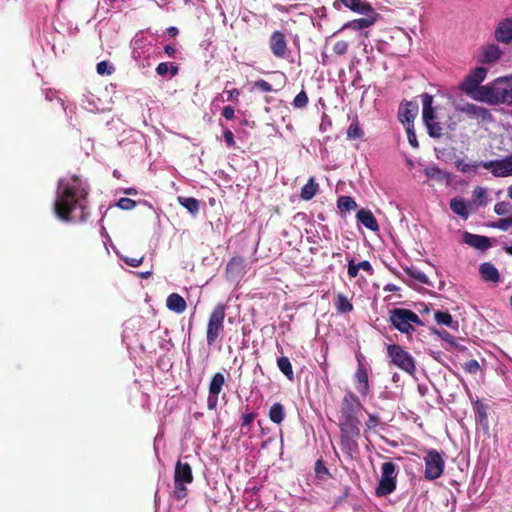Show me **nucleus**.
<instances>
[{"label": "nucleus", "instance_id": "1", "mask_svg": "<svg viewBox=\"0 0 512 512\" xmlns=\"http://www.w3.org/2000/svg\"><path fill=\"white\" fill-rule=\"evenodd\" d=\"M89 186L77 175H66L59 179L54 200L56 216L65 222L79 223L87 220L89 211L87 197Z\"/></svg>", "mask_w": 512, "mask_h": 512}, {"label": "nucleus", "instance_id": "2", "mask_svg": "<svg viewBox=\"0 0 512 512\" xmlns=\"http://www.w3.org/2000/svg\"><path fill=\"white\" fill-rule=\"evenodd\" d=\"M487 69L477 67L460 84V89L471 99L493 105L498 78L487 85H480L486 78Z\"/></svg>", "mask_w": 512, "mask_h": 512}, {"label": "nucleus", "instance_id": "3", "mask_svg": "<svg viewBox=\"0 0 512 512\" xmlns=\"http://www.w3.org/2000/svg\"><path fill=\"white\" fill-rule=\"evenodd\" d=\"M479 167L489 170L496 177H506L512 175V157H506L500 160L481 161L466 163L459 161L457 163L458 170L469 173L476 171Z\"/></svg>", "mask_w": 512, "mask_h": 512}, {"label": "nucleus", "instance_id": "4", "mask_svg": "<svg viewBox=\"0 0 512 512\" xmlns=\"http://www.w3.org/2000/svg\"><path fill=\"white\" fill-rule=\"evenodd\" d=\"M341 449L348 455H352L358 449L360 438V420L348 419L339 420Z\"/></svg>", "mask_w": 512, "mask_h": 512}, {"label": "nucleus", "instance_id": "5", "mask_svg": "<svg viewBox=\"0 0 512 512\" xmlns=\"http://www.w3.org/2000/svg\"><path fill=\"white\" fill-rule=\"evenodd\" d=\"M433 97L427 93L422 95V118L427 132L432 138H440L443 135V127L438 121L436 109L432 106Z\"/></svg>", "mask_w": 512, "mask_h": 512}, {"label": "nucleus", "instance_id": "6", "mask_svg": "<svg viewBox=\"0 0 512 512\" xmlns=\"http://www.w3.org/2000/svg\"><path fill=\"white\" fill-rule=\"evenodd\" d=\"M390 321L397 330L405 334L412 333L415 325H422L416 313L402 308H395L390 312Z\"/></svg>", "mask_w": 512, "mask_h": 512}, {"label": "nucleus", "instance_id": "7", "mask_svg": "<svg viewBox=\"0 0 512 512\" xmlns=\"http://www.w3.org/2000/svg\"><path fill=\"white\" fill-rule=\"evenodd\" d=\"M193 481L192 469L189 464L178 461L174 472L173 495L177 500L187 496V485Z\"/></svg>", "mask_w": 512, "mask_h": 512}, {"label": "nucleus", "instance_id": "8", "mask_svg": "<svg viewBox=\"0 0 512 512\" xmlns=\"http://www.w3.org/2000/svg\"><path fill=\"white\" fill-rule=\"evenodd\" d=\"M225 315L224 304H218L210 314L206 331V339L209 346H212L223 332Z\"/></svg>", "mask_w": 512, "mask_h": 512}, {"label": "nucleus", "instance_id": "9", "mask_svg": "<svg viewBox=\"0 0 512 512\" xmlns=\"http://www.w3.org/2000/svg\"><path fill=\"white\" fill-rule=\"evenodd\" d=\"M387 352L392 363L404 372L413 375L416 371L415 361L410 353L405 351L401 346L390 344Z\"/></svg>", "mask_w": 512, "mask_h": 512}, {"label": "nucleus", "instance_id": "10", "mask_svg": "<svg viewBox=\"0 0 512 512\" xmlns=\"http://www.w3.org/2000/svg\"><path fill=\"white\" fill-rule=\"evenodd\" d=\"M396 466L392 462H385L381 467V477L376 488L378 496H387L396 488Z\"/></svg>", "mask_w": 512, "mask_h": 512}, {"label": "nucleus", "instance_id": "11", "mask_svg": "<svg viewBox=\"0 0 512 512\" xmlns=\"http://www.w3.org/2000/svg\"><path fill=\"white\" fill-rule=\"evenodd\" d=\"M425 463V478L428 480L438 479L443 471L445 462L443 457L436 450H429L424 456Z\"/></svg>", "mask_w": 512, "mask_h": 512}, {"label": "nucleus", "instance_id": "12", "mask_svg": "<svg viewBox=\"0 0 512 512\" xmlns=\"http://www.w3.org/2000/svg\"><path fill=\"white\" fill-rule=\"evenodd\" d=\"M498 104L512 106V75L498 78L493 105Z\"/></svg>", "mask_w": 512, "mask_h": 512}, {"label": "nucleus", "instance_id": "13", "mask_svg": "<svg viewBox=\"0 0 512 512\" xmlns=\"http://www.w3.org/2000/svg\"><path fill=\"white\" fill-rule=\"evenodd\" d=\"M360 406L358 397L351 392L347 393L342 401L339 420L357 419V411Z\"/></svg>", "mask_w": 512, "mask_h": 512}, {"label": "nucleus", "instance_id": "14", "mask_svg": "<svg viewBox=\"0 0 512 512\" xmlns=\"http://www.w3.org/2000/svg\"><path fill=\"white\" fill-rule=\"evenodd\" d=\"M418 114V105L412 102L402 103L398 110L399 121L405 126L414 125V120Z\"/></svg>", "mask_w": 512, "mask_h": 512}, {"label": "nucleus", "instance_id": "15", "mask_svg": "<svg viewBox=\"0 0 512 512\" xmlns=\"http://www.w3.org/2000/svg\"><path fill=\"white\" fill-rule=\"evenodd\" d=\"M270 49L277 58H284L287 52V42L285 36L280 31H275L270 37Z\"/></svg>", "mask_w": 512, "mask_h": 512}, {"label": "nucleus", "instance_id": "16", "mask_svg": "<svg viewBox=\"0 0 512 512\" xmlns=\"http://www.w3.org/2000/svg\"><path fill=\"white\" fill-rule=\"evenodd\" d=\"M377 14L375 11L373 13H369L365 15L364 18L355 19L352 21L346 22L342 26V30L344 29H352V30H362L371 27L376 22Z\"/></svg>", "mask_w": 512, "mask_h": 512}, {"label": "nucleus", "instance_id": "17", "mask_svg": "<svg viewBox=\"0 0 512 512\" xmlns=\"http://www.w3.org/2000/svg\"><path fill=\"white\" fill-rule=\"evenodd\" d=\"M495 38L502 43H509L512 41V18L501 21L496 30Z\"/></svg>", "mask_w": 512, "mask_h": 512}, {"label": "nucleus", "instance_id": "18", "mask_svg": "<svg viewBox=\"0 0 512 512\" xmlns=\"http://www.w3.org/2000/svg\"><path fill=\"white\" fill-rule=\"evenodd\" d=\"M355 387L356 390L362 395L366 396L369 393V381H368V373L366 368L359 364L358 369L355 373Z\"/></svg>", "mask_w": 512, "mask_h": 512}, {"label": "nucleus", "instance_id": "19", "mask_svg": "<svg viewBox=\"0 0 512 512\" xmlns=\"http://www.w3.org/2000/svg\"><path fill=\"white\" fill-rule=\"evenodd\" d=\"M456 109L460 112L467 114L469 117L475 118V119H483L484 120L489 115L488 111L485 108H483L481 106H477L475 104H471V103H465L463 105H459V106H457Z\"/></svg>", "mask_w": 512, "mask_h": 512}, {"label": "nucleus", "instance_id": "20", "mask_svg": "<svg viewBox=\"0 0 512 512\" xmlns=\"http://www.w3.org/2000/svg\"><path fill=\"white\" fill-rule=\"evenodd\" d=\"M340 2L348 9L352 10L361 15H368L369 13H373V7L362 0H340Z\"/></svg>", "mask_w": 512, "mask_h": 512}, {"label": "nucleus", "instance_id": "21", "mask_svg": "<svg viewBox=\"0 0 512 512\" xmlns=\"http://www.w3.org/2000/svg\"><path fill=\"white\" fill-rule=\"evenodd\" d=\"M463 242L471 247L481 250H485L490 246V241L487 237L472 234L469 232L464 233Z\"/></svg>", "mask_w": 512, "mask_h": 512}, {"label": "nucleus", "instance_id": "22", "mask_svg": "<svg viewBox=\"0 0 512 512\" xmlns=\"http://www.w3.org/2000/svg\"><path fill=\"white\" fill-rule=\"evenodd\" d=\"M166 307L172 312L181 314L186 310L187 304L180 294L172 293L166 299Z\"/></svg>", "mask_w": 512, "mask_h": 512}, {"label": "nucleus", "instance_id": "23", "mask_svg": "<svg viewBox=\"0 0 512 512\" xmlns=\"http://www.w3.org/2000/svg\"><path fill=\"white\" fill-rule=\"evenodd\" d=\"M356 217H357V220L363 226H365L367 229H369L371 231H378L379 230V225L377 223V220H376V218L374 217V215L372 214V212L370 210L360 209L357 212Z\"/></svg>", "mask_w": 512, "mask_h": 512}, {"label": "nucleus", "instance_id": "24", "mask_svg": "<svg viewBox=\"0 0 512 512\" xmlns=\"http://www.w3.org/2000/svg\"><path fill=\"white\" fill-rule=\"evenodd\" d=\"M360 270H363V271L367 272L368 274L373 273V268L369 261L364 260L359 263H356L354 259L348 260L347 273L350 278H356L358 276Z\"/></svg>", "mask_w": 512, "mask_h": 512}, {"label": "nucleus", "instance_id": "25", "mask_svg": "<svg viewBox=\"0 0 512 512\" xmlns=\"http://www.w3.org/2000/svg\"><path fill=\"white\" fill-rule=\"evenodd\" d=\"M501 50L498 46L491 44L483 48L481 53V61L483 63H494L501 57Z\"/></svg>", "mask_w": 512, "mask_h": 512}, {"label": "nucleus", "instance_id": "26", "mask_svg": "<svg viewBox=\"0 0 512 512\" xmlns=\"http://www.w3.org/2000/svg\"><path fill=\"white\" fill-rule=\"evenodd\" d=\"M425 175L431 179L438 182H448L449 174L444 170L440 169L437 165H429L424 170Z\"/></svg>", "mask_w": 512, "mask_h": 512}, {"label": "nucleus", "instance_id": "27", "mask_svg": "<svg viewBox=\"0 0 512 512\" xmlns=\"http://www.w3.org/2000/svg\"><path fill=\"white\" fill-rule=\"evenodd\" d=\"M480 275L483 280L485 281H491V282H498L499 280V273L496 267L491 263H483L480 266L479 269Z\"/></svg>", "mask_w": 512, "mask_h": 512}, {"label": "nucleus", "instance_id": "28", "mask_svg": "<svg viewBox=\"0 0 512 512\" xmlns=\"http://www.w3.org/2000/svg\"><path fill=\"white\" fill-rule=\"evenodd\" d=\"M319 191V185L316 183L315 178L311 177L308 182L302 187L300 192L301 199L308 201L311 200Z\"/></svg>", "mask_w": 512, "mask_h": 512}, {"label": "nucleus", "instance_id": "29", "mask_svg": "<svg viewBox=\"0 0 512 512\" xmlns=\"http://www.w3.org/2000/svg\"><path fill=\"white\" fill-rule=\"evenodd\" d=\"M450 209L463 219H467L469 216L468 204L462 198H453L450 201Z\"/></svg>", "mask_w": 512, "mask_h": 512}, {"label": "nucleus", "instance_id": "30", "mask_svg": "<svg viewBox=\"0 0 512 512\" xmlns=\"http://www.w3.org/2000/svg\"><path fill=\"white\" fill-rule=\"evenodd\" d=\"M434 317H435V321L438 324L448 326L455 331L458 330V327H459L458 322L454 321L452 316L448 312L437 311V312H435Z\"/></svg>", "mask_w": 512, "mask_h": 512}, {"label": "nucleus", "instance_id": "31", "mask_svg": "<svg viewBox=\"0 0 512 512\" xmlns=\"http://www.w3.org/2000/svg\"><path fill=\"white\" fill-rule=\"evenodd\" d=\"M285 417L284 407L280 403H274L269 410V419L276 424H280Z\"/></svg>", "mask_w": 512, "mask_h": 512}, {"label": "nucleus", "instance_id": "32", "mask_svg": "<svg viewBox=\"0 0 512 512\" xmlns=\"http://www.w3.org/2000/svg\"><path fill=\"white\" fill-rule=\"evenodd\" d=\"M178 202L191 214H196L199 211V201L195 198L179 196Z\"/></svg>", "mask_w": 512, "mask_h": 512}, {"label": "nucleus", "instance_id": "33", "mask_svg": "<svg viewBox=\"0 0 512 512\" xmlns=\"http://www.w3.org/2000/svg\"><path fill=\"white\" fill-rule=\"evenodd\" d=\"M225 383V378L223 374L216 373L210 382L209 385V394L219 395L222 390V387Z\"/></svg>", "mask_w": 512, "mask_h": 512}, {"label": "nucleus", "instance_id": "34", "mask_svg": "<svg viewBox=\"0 0 512 512\" xmlns=\"http://www.w3.org/2000/svg\"><path fill=\"white\" fill-rule=\"evenodd\" d=\"M279 370L290 380L294 378V373L290 360L287 357H280L277 360Z\"/></svg>", "mask_w": 512, "mask_h": 512}, {"label": "nucleus", "instance_id": "35", "mask_svg": "<svg viewBox=\"0 0 512 512\" xmlns=\"http://www.w3.org/2000/svg\"><path fill=\"white\" fill-rule=\"evenodd\" d=\"M337 206L341 211L349 212L357 208V203L350 196H341L338 199Z\"/></svg>", "mask_w": 512, "mask_h": 512}, {"label": "nucleus", "instance_id": "36", "mask_svg": "<svg viewBox=\"0 0 512 512\" xmlns=\"http://www.w3.org/2000/svg\"><path fill=\"white\" fill-rule=\"evenodd\" d=\"M335 305H336L337 310L341 313L350 312L353 309L352 303L349 301V299L346 296H344L342 294H339L337 296Z\"/></svg>", "mask_w": 512, "mask_h": 512}, {"label": "nucleus", "instance_id": "37", "mask_svg": "<svg viewBox=\"0 0 512 512\" xmlns=\"http://www.w3.org/2000/svg\"><path fill=\"white\" fill-rule=\"evenodd\" d=\"M168 71L171 72L172 76H175L178 73V68L174 65L169 66L166 62L160 63L156 68V72L160 76L166 75Z\"/></svg>", "mask_w": 512, "mask_h": 512}, {"label": "nucleus", "instance_id": "38", "mask_svg": "<svg viewBox=\"0 0 512 512\" xmlns=\"http://www.w3.org/2000/svg\"><path fill=\"white\" fill-rule=\"evenodd\" d=\"M239 95H240V93H239L238 89H236V88H233L231 90L225 89L223 91V93L216 98V100H219V101L237 100Z\"/></svg>", "mask_w": 512, "mask_h": 512}, {"label": "nucleus", "instance_id": "39", "mask_svg": "<svg viewBox=\"0 0 512 512\" xmlns=\"http://www.w3.org/2000/svg\"><path fill=\"white\" fill-rule=\"evenodd\" d=\"M96 70L100 75H111L114 71V67L107 61H101L97 64Z\"/></svg>", "mask_w": 512, "mask_h": 512}, {"label": "nucleus", "instance_id": "40", "mask_svg": "<svg viewBox=\"0 0 512 512\" xmlns=\"http://www.w3.org/2000/svg\"><path fill=\"white\" fill-rule=\"evenodd\" d=\"M308 103V96L304 91L299 92L294 100L293 105L296 108H304Z\"/></svg>", "mask_w": 512, "mask_h": 512}, {"label": "nucleus", "instance_id": "41", "mask_svg": "<svg viewBox=\"0 0 512 512\" xmlns=\"http://www.w3.org/2000/svg\"><path fill=\"white\" fill-rule=\"evenodd\" d=\"M347 136L351 139H358L363 136V131L357 123H352L347 130Z\"/></svg>", "mask_w": 512, "mask_h": 512}, {"label": "nucleus", "instance_id": "42", "mask_svg": "<svg viewBox=\"0 0 512 512\" xmlns=\"http://www.w3.org/2000/svg\"><path fill=\"white\" fill-rule=\"evenodd\" d=\"M116 205L122 210H132L136 206V201L123 197L118 200Z\"/></svg>", "mask_w": 512, "mask_h": 512}, {"label": "nucleus", "instance_id": "43", "mask_svg": "<svg viewBox=\"0 0 512 512\" xmlns=\"http://www.w3.org/2000/svg\"><path fill=\"white\" fill-rule=\"evenodd\" d=\"M405 130L407 133V138H408L409 144L414 148H418L419 144H418V141L416 138L414 125H409V126L405 127Z\"/></svg>", "mask_w": 512, "mask_h": 512}, {"label": "nucleus", "instance_id": "44", "mask_svg": "<svg viewBox=\"0 0 512 512\" xmlns=\"http://www.w3.org/2000/svg\"><path fill=\"white\" fill-rule=\"evenodd\" d=\"M434 333L445 342L451 345H456L455 338L446 330H434Z\"/></svg>", "mask_w": 512, "mask_h": 512}, {"label": "nucleus", "instance_id": "45", "mask_svg": "<svg viewBox=\"0 0 512 512\" xmlns=\"http://www.w3.org/2000/svg\"><path fill=\"white\" fill-rule=\"evenodd\" d=\"M348 50V43L346 41H338L333 46V51L337 55H343Z\"/></svg>", "mask_w": 512, "mask_h": 512}, {"label": "nucleus", "instance_id": "46", "mask_svg": "<svg viewBox=\"0 0 512 512\" xmlns=\"http://www.w3.org/2000/svg\"><path fill=\"white\" fill-rule=\"evenodd\" d=\"M254 85L257 89H259L263 92H271L272 91L271 84L263 79L256 81Z\"/></svg>", "mask_w": 512, "mask_h": 512}, {"label": "nucleus", "instance_id": "47", "mask_svg": "<svg viewBox=\"0 0 512 512\" xmlns=\"http://www.w3.org/2000/svg\"><path fill=\"white\" fill-rule=\"evenodd\" d=\"M378 424H379V419L376 415H373V414L369 415L368 420L365 423L367 430L375 429Z\"/></svg>", "mask_w": 512, "mask_h": 512}, {"label": "nucleus", "instance_id": "48", "mask_svg": "<svg viewBox=\"0 0 512 512\" xmlns=\"http://www.w3.org/2000/svg\"><path fill=\"white\" fill-rule=\"evenodd\" d=\"M124 262L131 266V267H138L142 264L143 262V257L141 258H130V257H125L123 258Z\"/></svg>", "mask_w": 512, "mask_h": 512}, {"label": "nucleus", "instance_id": "49", "mask_svg": "<svg viewBox=\"0 0 512 512\" xmlns=\"http://www.w3.org/2000/svg\"><path fill=\"white\" fill-rule=\"evenodd\" d=\"M218 404V395L209 394L207 399V406L210 410H213L216 408Z\"/></svg>", "mask_w": 512, "mask_h": 512}, {"label": "nucleus", "instance_id": "50", "mask_svg": "<svg viewBox=\"0 0 512 512\" xmlns=\"http://www.w3.org/2000/svg\"><path fill=\"white\" fill-rule=\"evenodd\" d=\"M255 417H256L255 413L244 414L242 417V427L244 428L246 426H249L253 422Z\"/></svg>", "mask_w": 512, "mask_h": 512}, {"label": "nucleus", "instance_id": "51", "mask_svg": "<svg viewBox=\"0 0 512 512\" xmlns=\"http://www.w3.org/2000/svg\"><path fill=\"white\" fill-rule=\"evenodd\" d=\"M223 137L228 146H233L235 144L234 135L230 130L224 131Z\"/></svg>", "mask_w": 512, "mask_h": 512}, {"label": "nucleus", "instance_id": "52", "mask_svg": "<svg viewBox=\"0 0 512 512\" xmlns=\"http://www.w3.org/2000/svg\"><path fill=\"white\" fill-rule=\"evenodd\" d=\"M412 277L423 284H426L428 282L427 276L423 272H420V271L413 272Z\"/></svg>", "mask_w": 512, "mask_h": 512}, {"label": "nucleus", "instance_id": "53", "mask_svg": "<svg viewBox=\"0 0 512 512\" xmlns=\"http://www.w3.org/2000/svg\"><path fill=\"white\" fill-rule=\"evenodd\" d=\"M466 367L470 373H476L479 370L480 365L476 360H471L467 363Z\"/></svg>", "mask_w": 512, "mask_h": 512}, {"label": "nucleus", "instance_id": "54", "mask_svg": "<svg viewBox=\"0 0 512 512\" xmlns=\"http://www.w3.org/2000/svg\"><path fill=\"white\" fill-rule=\"evenodd\" d=\"M234 113V108L232 106H226L224 107L222 114L227 120H231L234 118Z\"/></svg>", "mask_w": 512, "mask_h": 512}, {"label": "nucleus", "instance_id": "55", "mask_svg": "<svg viewBox=\"0 0 512 512\" xmlns=\"http://www.w3.org/2000/svg\"><path fill=\"white\" fill-rule=\"evenodd\" d=\"M486 194V191L484 188L482 187H477L475 188L474 192H473V195L474 197L477 199V200H480L481 198H483Z\"/></svg>", "mask_w": 512, "mask_h": 512}, {"label": "nucleus", "instance_id": "56", "mask_svg": "<svg viewBox=\"0 0 512 512\" xmlns=\"http://www.w3.org/2000/svg\"><path fill=\"white\" fill-rule=\"evenodd\" d=\"M240 262L236 259H232L228 265H227V272H232L234 269H236L239 266Z\"/></svg>", "mask_w": 512, "mask_h": 512}, {"label": "nucleus", "instance_id": "57", "mask_svg": "<svg viewBox=\"0 0 512 512\" xmlns=\"http://www.w3.org/2000/svg\"><path fill=\"white\" fill-rule=\"evenodd\" d=\"M164 50L169 57H173L176 52L175 48L170 45L165 46Z\"/></svg>", "mask_w": 512, "mask_h": 512}, {"label": "nucleus", "instance_id": "58", "mask_svg": "<svg viewBox=\"0 0 512 512\" xmlns=\"http://www.w3.org/2000/svg\"><path fill=\"white\" fill-rule=\"evenodd\" d=\"M495 212L498 214V215H502L504 214V204L503 203H498L495 205V208H494Z\"/></svg>", "mask_w": 512, "mask_h": 512}, {"label": "nucleus", "instance_id": "59", "mask_svg": "<svg viewBox=\"0 0 512 512\" xmlns=\"http://www.w3.org/2000/svg\"><path fill=\"white\" fill-rule=\"evenodd\" d=\"M478 413L481 421L486 420L487 415L486 412L482 410V407H478Z\"/></svg>", "mask_w": 512, "mask_h": 512}, {"label": "nucleus", "instance_id": "60", "mask_svg": "<svg viewBox=\"0 0 512 512\" xmlns=\"http://www.w3.org/2000/svg\"><path fill=\"white\" fill-rule=\"evenodd\" d=\"M168 33L171 36H176L178 34V29L176 27H170L168 28Z\"/></svg>", "mask_w": 512, "mask_h": 512}, {"label": "nucleus", "instance_id": "61", "mask_svg": "<svg viewBox=\"0 0 512 512\" xmlns=\"http://www.w3.org/2000/svg\"><path fill=\"white\" fill-rule=\"evenodd\" d=\"M125 194H129V195H136L137 194V190L135 188H127L125 191H124Z\"/></svg>", "mask_w": 512, "mask_h": 512}, {"label": "nucleus", "instance_id": "62", "mask_svg": "<svg viewBox=\"0 0 512 512\" xmlns=\"http://www.w3.org/2000/svg\"><path fill=\"white\" fill-rule=\"evenodd\" d=\"M53 97H54V95H53V93H52L51 91H47V92L45 93V98H46L47 100L51 101V100H53Z\"/></svg>", "mask_w": 512, "mask_h": 512}, {"label": "nucleus", "instance_id": "63", "mask_svg": "<svg viewBox=\"0 0 512 512\" xmlns=\"http://www.w3.org/2000/svg\"><path fill=\"white\" fill-rule=\"evenodd\" d=\"M86 108L90 111L98 110V107L96 105H94V103H92V102H89V106H86Z\"/></svg>", "mask_w": 512, "mask_h": 512}, {"label": "nucleus", "instance_id": "64", "mask_svg": "<svg viewBox=\"0 0 512 512\" xmlns=\"http://www.w3.org/2000/svg\"><path fill=\"white\" fill-rule=\"evenodd\" d=\"M508 195L512 199V185L508 188Z\"/></svg>", "mask_w": 512, "mask_h": 512}]
</instances>
